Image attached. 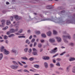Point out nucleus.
<instances>
[{"instance_id": "nucleus-1", "label": "nucleus", "mask_w": 75, "mask_h": 75, "mask_svg": "<svg viewBox=\"0 0 75 75\" xmlns=\"http://www.w3.org/2000/svg\"><path fill=\"white\" fill-rule=\"evenodd\" d=\"M52 21L56 23H58L59 24L60 23H62L64 22L63 19L62 18H60L59 19H54L53 17H52L51 19L50 18H45L44 19H42L40 21Z\"/></svg>"}, {"instance_id": "nucleus-2", "label": "nucleus", "mask_w": 75, "mask_h": 75, "mask_svg": "<svg viewBox=\"0 0 75 75\" xmlns=\"http://www.w3.org/2000/svg\"><path fill=\"white\" fill-rule=\"evenodd\" d=\"M63 33L64 35H63V38L64 40V42L66 44H68V40H66L67 38H68L70 40L71 38V36L70 35H68V34L67 33L66 31L63 32Z\"/></svg>"}, {"instance_id": "nucleus-3", "label": "nucleus", "mask_w": 75, "mask_h": 75, "mask_svg": "<svg viewBox=\"0 0 75 75\" xmlns=\"http://www.w3.org/2000/svg\"><path fill=\"white\" fill-rule=\"evenodd\" d=\"M75 17V14H74L73 16H71L70 17L71 20H70L67 21L66 23L67 24H75V18H74Z\"/></svg>"}, {"instance_id": "nucleus-4", "label": "nucleus", "mask_w": 75, "mask_h": 75, "mask_svg": "<svg viewBox=\"0 0 75 75\" xmlns=\"http://www.w3.org/2000/svg\"><path fill=\"white\" fill-rule=\"evenodd\" d=\"M15 28H16L15 29L13 28H11L9 30V31L11 33H15V32H17L18 30L19 27L18 26H16Z\"/></svg>"}, {"instance_id": "nucleus-5", "label": "nucleus", "mask_w": 75, "mask_h": 75, "mask_svg": "<svg viewBox=\"0 0 75 75\" xmlns=\"http://www.w3.org/2000/svg\"><path fill=\"white\" fill-rule=\"evenodd\" d=\"M14 17L16 21H19L20 20L22 19V18L21 17H19L18 15H15Z\"/></svg>"}, {"instance_id": "nucleus-6", "label": "nucleus", "mask_w": 75, "mask_h": 75, "mask_svg": "<svg viewBox=\"0 0 75 75\" xmlns=\"http://www.w3.org/2000/svg\"><path fill=\"white\" fill-rule=\"evenodd\" d=\"M57 50H58V48H57V47L55 48L53 50H52L50 52V53H55L56 52H57Z\"/></svg>"}, {"instance_id": "nucleus-7", "label": "nucleus", "mask_w": 75, "mask_h": 75, "mask_svg": "<svg viewBox=\"0 0 75 75\" xmlns=\"http://www.w3.org/2000/svg\"><path fill=\"white\" fill-rule=\"evenodd\" d=\"M10 67L12 69H17L18 68V66L16 65H12L10 66Z\"/></svg>"}, {"instance_id": "nucleus-8", "label": "nucleus", "mask_w": 75, "mask_h": 75, "mask_svg": "<svg viewBox=\"0 0 75 75\" xmlns=\"http://www.w3.org/2000/svg\"><path fill=\"white\" fill-rule=\"evenodd\" d=\"M1 22H2V25H0V26L1 27H4V24H5L4 23L6 22V21H5V20H3L1 21Z\"/></svg>"}, {"instance_id": "nucleus-9", "label": "nucleus", "mask_w": 75, "mask_h": 75, "mask_svg": "<svg viewBox=\"0 0 75 75\" xmlns=\"http://www.w3.org/2000/svg\"><path fill=\"white\" fill-rule=\"evenodd\" d=\"M44 66L45 68H48V64L47 62H45L44 63Z\"/></svg>"}, {"instance_id": "nucleus-10", "label": "nucleus", "mask_w": 75, "mask_h": 75, "mask_svg": "<svg viewBox=\"0 0 75 75\" xmlns=\"http://www.w3.org/2000/svg\"><path fill=\"white\" fill-rule=\"evenodd\" d=\"M4 54H5V55H8V54H10V52H9V51L5 49L4 50Z\"/></svg>"}, {"instance_id": "nucleus-11", "label": "nucleus", "mask_w": 75, "mask_h": 75, "mask_svg": "<svg viewBox=\"0 0 75 75\" xmlns=\"http://www.w3.org/2000/svg\"><path fill=\"white\" fill-rule=\"evenodd\" d=\"M56 38L58 42H61V38L60 37H56Z\"/></svg>"}, {"instance_id": "nucleus-12", "label": "nucleus", "mask_w": 75, "mask_h": 75, "mask_svg": "<svg viewBox=\"0 0 75 75\" xmlns=\"http://www.w3.org/2000/svg\"><path fill=\"white\" fill-rule=\"evenodd\" d=\"M43 59L44 60H49V59H50V57L46 56L43 57Z\"/></svg>"}, {"instance_id": "nucleus-13", "label": "nucleus", "mask_w": 75, "mask_h": 75, "mask_svg": "<svg viewBox=\"0 0 75 75\" xmlns=\"http://www.w3.org/2000/svg\"><path fill=\"white\" fill-rule=\"evenodd\" d=\"M32 54L33 55H38V53L37 51H33V52H32Z\"/></svg>"}, {"instance_id": "nucleus-14", "label": "nucleus", "mask_w": 75, "mask_h": 75, "mask_svg": "<svg viewBox=\"0 0 75 75\" xmlns=\"http://www.w3.org/2000/svg\"><path fill=\"white\" fill-rule=\"evenodd\" d=\"M47 35L49 36H51V31H49L47 33Z\"/></svg>"}, {"instance_id": "nucleus-15", "label": "nucleus", "mask_w": 75, "mask_h": 75, "mask_svg": "<svg viewBox=\"0 0 75 75\" xmlns=\"http://www.w3.org/2000/svg\"><path fill=\"white\" fill-rule=\"evenodd\" d=\"M75 58H74L71 57L70 59H69V61H75Z\"/></svg>"}, {"instance_id": "nucleus-16", "label": "nucleus", "mask_w": 75, "mask_h": 75, "mask_svg": "<svg viewBox=\"0 0 75 75\" xmlns=\"http://www.w3.org/2000/svg\"><path fill=\"white\" fill-rule=\"evenodd\" d=\"M49 41L51 42H54L55 41V39H49Z\"/></svg>"}, {"instance_id": "nucleus-17", "label": "nucleus", "mask_w": 75, "mask_h": 75, "mask_svg": "<svg viewBox=\"0 0 75 75\" xmlns=\"http://www.w3.org/2000/svg\"><path fill=\"white\" fill-rule=\"evenodd\" d=\"M3 54H0V61H1V60L2 59H3Z\"/></svg>"}, {"instance_id": "nucleus-18", "label": "nucleus", "mask_w": 75, "mask_h": 75, "mask_svg": "<svg viewBox=\"0 0 75 75\" xmlns=\"http://www.w3.org/2000/svg\"><path fill=\"white\" fill-rule=\"evenodd\" d=\"M11 24V22L7 20L6 21V24L7 25H9Z\"/></svg>"}, {"instance_id": "nucleus-19", "label": "nucleus", "mask_w": 75, "mask_h": 75, "mask_svg": "<svg viewBox=\"0 0 75 75\" xmlns=\"http://www.w3.org/2000/svg\"><path fill=\"white\" fill-rule=\"evenodd\" d=\"M4 46H2L1 47V52L4 51Z\"/></svg>"}, {"instance_id": "nucleus-20", "label": "nucleus", "mask_w": 75, "mask_h": 75, "mask_svg": "<svg viewBox=\"0 0 75 75\" xmlns=\"http://www.w3.org/2000/svg\"><path fill=\"white\" fill-rule=\"evenodd\" d=\"M34 67L36 68H40V65L38 64H35L34 65Z\"/></svg>"}, {"instance_id": "nucleus-21", "label": "nucleus", "mask_w": 75, "mask_h": 75, "mask_svg": "<svg viewBox=\"0 0 75 75\" xmlns=\"http://www.w3.org/2000/svg\"><path fill=\"white\" fill-rule=\"evenodd\" d=\"M69 45H70V46H71L72 47H74V46L75 45V44H74V43L72 42L70 43L69 44Z\"/></svg>"}, {"instance_id": "nucleus-22", "label": "nucleus", "mask_w": 75, "mask_h": 75, "mask_svg": "<svg viewBox=\"0 0 75 75\" xmlns=\"http://www.w3.org/2000/svg\"><path fill=\"white\" fill-rule=\"evenodd\" d=\"M17 51H16V50L14 49H13L12 50H11V52H13L14 53H16V52Z\"/></svg>"}, {"instance_id": "nucleus-23", "label": "nucleus", "mask_w": 75, "mask_h": 75, "mask_svg": "<svg viewBox=\"0 0 75 75\" xmlns=\"http://www.w3.org/2000/svg\"><path fill=\"white\" fill-rule=\"evenodd\" d=\"M51 6L49 5L46 6L47 8V9H51L52 8V7H51Z\"/></svg>"}, {"instance_id": "nucleus-24", "label": "nucleus", "mask_w": 75, "mask_h": 75, "mask_svg": "<svg viewBox=\"0 0 75 75\" xmlns=\"http://www.w3.org/2000/svg\"><path fill=\"white\" fill-rule=\"evenodd\" d=\"M15 35L14 34H11L10 35L8 36V37L9 38H11V37H14Z\"/></svg>"}, {"instance_id": "nucleus-25", "label": "nucleus", "mask_w": 75, "mask_h": 75, "mask_svg": "<svg viewBox=\"0 0 75 75\" xmlns=\"http://www.w3.org/2000/svg\"><path fill=\"white\" fill-rule=\"evenodd\" d=\"M38 46L39 48H41L42 47V44L41 43H39Z\"/></svg>"}, {"instance_id": "nucleus-26", "label": "nucleus", "mask_w": 75, "mask_h": 75, "mask_svg": "<svg viewBox=\"0 0 75 75\" xmlns=\"http://www.w3.org/2000/svg\"><path fill=\"white\" fill-rule=\"evenodd\" d=\"M41 36L42 37H44V38H46V35L44 33H42L41 34Z\"/></svg>"}, {"instance_id": "nucleus-27", "label": "nucleus", "mask_w": 75, "mask_h": 75, "mask_svg": "<svg viewBox=\"0 0 75 75\" xmlns=\"http://www.w3.org/2000/svg\"><path fill=\"white\" fill-rule=\"evenodd\" d=\"M8 26H6L4 28H3L2 29V30H6L7 29H8Z\"/></svg>"}, {"instance_id": "nucleus-28", "label": "nucleus", "mask_w": 75, "mask_h": 75, "mask_svg": "<svg viewBox=\"0 0 75 75\" xmlns=\"http://www.w3.org/2000/svg\"><path fill=\"white\" fill-rule=\"evenodd\" d=\"M29 60L30 61H34V58L33 57H30L29 59Z\"/></svg>"}, {"instance_id": "nucleus-29", "label": "nucleus", "mask_w": 75, "mask_h": 75, "mask_svg": "<svg viewBox=\"0 0 75 75\" xmlns=\"http://www.w3.org/2000/svg\"><path fill=\"white\" fill-rule=\"evenodd\" d=\"M21 58L22 59H24L25 60H28V59L26 57H22Z\"/></svg>"}, {"instance_id": "nucleus-30", "label": "nucleus", "mask_w": 75, "mask_h": 75, "mask_svg": "<svg viewBox=\"0 0 75 75\" xmlns=\"http://www.w3.org/2000/svg\"><path fill=\"white\" fill-rule=\"evenodd\" d=\"M23 72H28V73H30V71L26 69H24L23 70Z\"/></svg>"}, {"instance_id": "nucleus-31", "label": "nucleus", "mask_w": 75, "mask_h": 75, "mask_svg": "<svg viewBox=\"0 0 75 75\" xmlns=\"http://www.w3.org/2000/svg\"><path fill=\"white\" fill-rule=\"evenodd\" d=\"M36 34L38 35L40 34H41V32H40L39 31H37L36 32Z\"/></svg>"}, {"instance_id": "nucleus-32", "label": "nucleus", "mask_w": 75, "mask_h": 75, "mask_svg": "<svg viewBox=\"0 0 75 75\" xmlns=\"http://www.w3.org/2000/svg\"><path fill=\"white\" fill-rule=\"evenodd\" d=\"M13 63V64H15V65H18V63L17 62L15 61H13L12 62Z\"/></svg>"}, {"instance_id": "nucleus-33", "label": "nucleus", "mask_w": 75, "mask_h": 75, "mask_svg": "<svg viewBox=\"0 0 75 75\" xmlns=\"http://www.w3.org/2000/svg\"><path fill=\"white\" fill-rule=\"evenodd\" d=\"M40 41L41 43H44L45 42V40L43 39H42L40 40Z\"/></svg>"}, {"instance_id": "nucleus-34", "label": "nucleus", "mask_w": 75, "mask_h": 75, "mask_svg": "<svg viewBox=\"0 0 75 75\" xmlns=\"http://www.w3.org/2000/svg\"><path fill=\"white\" fill-rule=\"evenodd\" d=\"M50 67L51 68H53V67H54V64L52 63L50 64Z\"/></svg>"}, {"instance_id": "nucleus-35", "label": "nucleus", "mask_w": 75, "mask_h": 75, "mask_svg": "<svg viewBox=\"0 0 75 75\" xmlns=\"http://www.w3.org/2000/svg\"><path fill=\"white\" fill-rule=\"evenodd\" d=\"M53 34H57V31H55V30H53Z\"/></svg>"}, {"instance_id": "nucleus-36", "label": "nucleus", "mask_w": 75, "mask_h": 75, "mask_svg": "<svg viewBox=\"0 0 75 75\" xmlns=\"http://www.w3.org/2000/svg\"><path fill=\"white\" fill-rule=\"evenodd\" d=\"M66 71L67 72H69V68L67 67L66 68Z\"/></svg>"}, {"instance_id": "nucleus-37", "label": "nucleus", "mask_w": 75, "mask_h": 75, "mask_svg": "<svg viewBox=\"0 0 75 75\" xmlns=\"http://www.w3.org/2000/svg\"><path fill=\"white\" fill-rule=\"evenodd\" d=\"M7 38H8V37H7V35H5L4 36V39L5 40H7Z\"/></svg>"}, {"instance_id": "nucleus-38", "label": "nucleus", "mask_w": 75, "mask_h": 75, "mask_svg": "<svg viewBox=\"0 0 75 75\" xmlns=\"http://www.w3.org/2000/svg\"><path fill=\"white\" fill-rule=\"evenodd\" d=\"M73 39L75 41V33L74 34L73 36Z\"/></svg>"}, {"instance_id": "nucleus-39", "label": "nucleus", "mask_w": 75, "mask_h": 75, "mask_svg": "<svg viewBox=\"0 0 75 75\" xmlns=\"http://www.w3.org/2000/svg\"><path fill=\"white\" fill-rule=\"evenodd\" d=\"M11 32H10V31H8V32H7L6 33V34H7V35H10V34L11 33Z\"/></svg>"}, {"instance_id": "nucleus-40", "label": "nucleus", "mask_w": 75, "mask_h": 75, "mask_svg": "<svg viewBox=\"0 0 75 75\" xmlns=\"http://www.w3.org/2000/svg\"><path fill=\"white\" fill-rule=\"evenodd\" d=\"M32 51V49L31 48H30L28 52H29V53H31Z\"/></svg>"}, {"instance_id": "nucleus-41", "label": "nucleus", "mask_w": 75, "mask_h": 75, "mask_svg": "<svg viewBox=\"0 0 75 75\" xmlns=\"http://www.w3.org/2000/svg\"><path fill=\"white\" fill-rule=\"evenodd\" d=\"M18 63H19V65H21V66H23V64H21V63H20V62H18Z\"/></svg>"}, {"instance_id": "nucleus-42", "label": "nucleus", "mask_w": 75, "mask_h": 75, "mask_svg": "<svg viewBox=\"0 0 75 75\" xmlns=\"http://www.w3.org/2000/svg\"><path fill=\"white\" fill-rule=\"evenodd\" d=\"M23 32V30L21 29L18 32L19 33H21Z\"/></svg>"}, {"instance_id": "nucleus-43", "label": "nucleus", "mask_w": 75, "mask_h": 75, "mask_svg": "<svg viewBox=\"0 0 75 75\" xmlns=\"http://www.w3.org/2000/svg\"><path fill=\"white\" fill-rule=\"evenodd\" d=\"M28 50V49L27 48H26L24 49V51H25V52H27Z\"/></svg>"}, {"instance_id": "nucleus-44", "label": "nucleus", "mask_w": 75, "mask_h": 75, "mask_svg": "<svg viewBox=\"0 0 75 75\" xmlns=\"http://www.w3.org/2000/svg\"><path fill=\"white\" fill-rule=\"evenodd\" d=\"M59 70H62V71H64V69L61 67L59 68L58 69Z\"/></svg>"}, {"instance_id": "nucleus-45", "label": "nucleus", "mask_w": 75, "mask_h": 75, "mask_svg": "<svg viewBox=\"0 0 75 75\" xmlns=\"http://www.w3.org/2000/svg\"><path fill=\"white\" fill-rule=\"evenodd\" d=\"M58 54H56L54 55L53 56V58H54V57H57V56H58Z\"/></svg>"}, {"instance_id": "nucleus-46", "label": "nucleus", "mask_w": 75, "mask_h": 75, "mask_svg": "<svg viewBox=\"0 0 75 75\" xmlns=\"http://www.w3.org/2000/svg\"><path fill=\"white\" fill-rule=\"evenodd\" d=\"M66 53V52H64L63 53L61 54H60V55H64V54H65Z\"/></svg>"}, {"instance_id": "nucleus-47", "label": "nucleus", "mask_w": 75, "mask_h": 75, "mask_svg": "<svg viewBox=\"0 0 75 75\" xmlns=\"http://www.w3.org/2000/svg\"><path fill=\"white\" fill-rule=\"evenodd\" d=\"M58 10H62V7H59L58 8Z\"/></svg>"}, {"instance_id": "nucleus-48", "label": "nucleus", "mask_w": 75, "mask_h": 75, "mask_svg": "<svg viewBox=\"0 0 75 75\" xmlns=\"http://www.w3.org/2000/svg\"><path fill=\"white\" fill-rule=\"evenodd\" d=\"M33 52H34V51H36L37 50H36V49L35 48H33Z\"/></svg>"}, {"instance_id": "nucleus-49", "label": "nucleus", "mask_w": 75, "mask_h": 75, "mask_svg": "<svg viewBox=\"0 0 75 75\" xmlns=\"http://www.w3.org/2000/svg\"><path fill=\"white\" fill-rule=\"evenodd\" d=\"M5 43L6 44H8V41L7 40H6L5 41Z\"/></svg>"}, {"instance_id": "nucleus-50", "label": "nucleus", "mask_w": 75, "mask_h": 75, "mask_svg": "<svg viewBox=\"0 0 75 75\" xmlns=\"http://www.w3.org/2000/svg\"><path fill=\"white\" fill-rule=\"evenodd\" d=\"M36 45H37V42H35L33 45V47H35Z\"/></svg>"}, {"instance_id": "nucleus-51", "label": "nucleus", "mask_w": 75, "mask_h": 75, "mask_svg": "<svg viewBox=\"0 0 75 75\" xmlns=\"http://www.w3.org/2000/svg\"><path fill=\"white\" fill-rule=\"evenodd\" d=\"M56 65L57 66H60V64L59 63H57L56 64Z\"/></svg>"}, {"instance_id": "nucleus-52", "label": "nucleus", "mask_w": 75, "mask_h": 75, "mask_svg": "<svg viewBox=\"0 0 75 75\" xmlns=\"http://www.w3.org/2000/svg\"><path fill=\"white\" fill-rule=\"evenodd\" d=\"M35 41V39L34 38H33L32 40H31V42H33Z\"/></svg>"}, {"instance_id": "nucleus-53", "label": "nucleus", "mask_w": 75, "mask_h": 75, "mask_svg": "<svg viewBox=\"0 0 75 75\" xmlns=\"http://www.w3.org/2000/svg\"><path fill=\"white\" fill-rule=\"evenodd\" d=\"M13 16H12L11 17L10 20L11 21H13Z\"/></svg>"}, {"instance_id": "nucleus-54", "label": "nucleus", "mask_w": 75, "mask_h": 75, "mask_svg": "<svg viewBox=\"0 0 75 75\" xmlns=\"http://www.w3.org/2000/svg\"><path fill=\"white\" fill-rule=\"evenodd\" d=\"M57 60L58 61H60L61 60V59L58 58L57 59Z\"/></svg>"}, {"instance_id": "nucleus-55", "label": "nucleus", "mask_w": 75, "mask_h": 75, "mask_svg": "<svg viewBox=\"0 0 75 75\" xmlns=\"http://www.w3.org/2000/svg\"><path fill=\"white\" fill-rule=\"evenodd\" d=\"M53 62H54V63H55V62H56V61H55V59H53Z\"/></svg>"}, {"instance_id": "nucleus-56", "label": "nucleus", "mask_w": 75, "mask_h": 75, "mask_svg": "<svg viewBox=\"0 0 75 75\" xmlns=\"http://www.w3.org/2000/svg\"><path fill=\"white\" fill-rule=\"evenodd\" d=\"M72 72H73V73H75V69H73V70L72 71Z\"/></svg>"}, {"instance_id": "nucleus-57", "label": "nucleus", "mask_w": 75, "mask_h": 75, "mask_svg": "<svg viewBox=\"0 0 75 75\" xmlns=\"http://www.w3.org/2000/svg\"><path fill=\"white\" fill-rule=\"evenodd\" d=\"M33 37L32 35H30V37L29 38V39H30V40H31V38H32Z\"/></svg>"}, {"instance_id": "nucleus-58", "label": "nucleus", "mask_w": 75, "mask_h": 75, "mask_svg": "<svg viewBox=\"0 0 75 75\" xmlns=\"http://www.w3.org/2000/svg\"><path fill=\"white\" fill-rule=\"evenodd\" d=\"M22 62V64H26V63L24 62Z\"/></svg>"}, {"instance_id": "nucleus-59", "label": "nucleus", "mask_w": 75, "mask_h": 75, "mask_svg": "<svg viewBox=\"0 0 75 75\" xmlns=\"http://www.w3.org/2000/svg\"><path fill=\"white\" fill-rule=\"evenodd\" d=\"M18 72H22V69H20V70H18Z\"/></svg>"}, {"instance_id": "nucleus-60", "label": "nucleus", "mask_w": 75, "mask_h": 75, "mask_svg": "<svg viewBox=\"0 0 75 75\" xmlns=\"http://www.w3.org/2000/svg\"><path fill=\"white\" fill-rule=\"evenodd\" d=\"M28 41H29L28 40H26V42H25L26 43H28Z\"/></svg>"}, {"instance_id": "nucleus-61", "label": "nucleus", "mask_w": 75, "mask_h": 75, "mask_svg": "<svg viewBox=\"0 0 75 75\" xmlns=\"http://www.w3.org/2000/svg\"><path fill=\"white\" fill-rule=\"evenodd\" d=\"M40 52H41L42 51V48L40 49Z\"/></svg>"}, {"instance_id": "nucleus-62", "label": "nucleus", "mask_w": 75, "mask_h": 75, "mask_svg": "<svg viewBox=\"0 0 75 75\" xmlns=\"http://www.w3.org/2000/svg\"><path fill=\"white\" fill-rule=\"evenodd\" d=\"M30 47H33V44H31L30 45Z\"/></svg>"}, {"instance_id": "nucleus-63", "label": "nucleus", "mask_w": 75, "mask_h": 75, "mask_svg": "<svg viewBox=\"0 0 75 75\" xmlns=\"http://www.w3.org/2000/svg\"><path fill=\"white\" fill-rule=\"evenodd\" d=\"M28 33H31V31L30 30H28Z\"/></svg>"}, {"instance_id": "nucleus-64", "label": "nucleus", "mask_w": 75, "mask_h": 75, "mask_svg": "<svg viewBox=\"0 0 75 75\" xmlns=\"http://www.w3.org/2000/svg\"><path fill=\"white\" fill-rule=\"evenodd\" d=\"M65 11H61V13H65Z\"/></svg>"}]
</instances>
